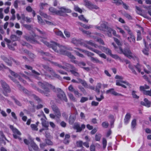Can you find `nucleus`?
Returning <instances> with one entry per match:
<instances>
[{
	"mask_svg": "<svg viewBox=\"0 0 151 151\" xmlns=\"http://www.w3.org/2000/svg\"><path fill=\"white\" fill-rule=\"evenodd\" d=\"M52 110L56 114V118H59L61 117V114L58 108L55 105H52L51 106Z\"/></svg>",
	"mask_w": 151,
	"mask_h": 151,
	"instance_id": "f8f14e48",
	"label": "nucleus"
},
{
	"mask_svg": "<svg viewBox=\"0 0 151 151\" xmlns=\"http://www.w3.org/2000/svg\"><path fill=\"white\" fill-rule=\"evenodd\" d=\"M131 117V115L129 113H127L124 119V123L126 124H127L129 122Z\"/></svg>",
	"mask_w": 151,
	"mask_h": 151,
	"instance_id": "393cba45",
	"label": "nucleus"
},
{
	"mask_svg": "<svg viewBox=\"0 0 151 151\" xmlns=\"http://www.w3.org/2000/svg\"><path fill=\"white\" fill-rule=\"evenodd\" d=\"M99 48L107 55H109L110 56L112 54L111 50L108 48L100 46Z\"/></svg>",
	"mask_w": 151,
	"mask_h": 151,
	"instance_id": "dca6fc26",
	"label": "nucleus"
},
{
	"mask_svg": "<svg viewBox=\"0 0 151 151\" xmlns=\"http://www.w3.org/2000/svg\"><path fill=\"white\" fill-rule=\"evenodd\" d=\"M21 90V91L23 92L24 93H25L28 95H31L32 97L34 98L38 102H40L42 101V100L38 97L36 96L34 94H32L30 92H29L28 91L24 88H22Z\"/></svg>",
	"mask_w": 151,
	"mask_h": 151,
	"instance_id": "423d86ee",
	"label": "nucleus"
},
{
	"mask_svg": "<svg viewBox=\"0 0 151 151\" xmlns=\"http://www.w3.org/2000/svg\"><path fill=\"white\" fill-rule=\"evenodd\" d=\"M9 72L10 73V74L12 76H14V77H15V78H19V80L22 82L24 83L25 84V81H24L23 80V79L20 78V76H21L24 78H25L26 79H27L28 80V81H30V79H29V78L27 76H25L24 74H22L20 73L19 74V75L18 74L15 73L14 72L12 71V70H9Z\"/></svg>",
	"mask_w": 151,
	"mask_h": 151,
	"instance_id": "39448f33",
	"label": "nucleus"
},
{
	"mask_svg": "<svg viewBox=\"0 0 151 151\" xmlns=\"http://www.w3.org/2000/svg\"><path fill=\"white\" fill-rule=\"evenodd\" d=\"M70 135L68 134H66L65 136V138L63 140V142L65 144H68L70 142L69 139Z\"/></svg>",
	"mask_w": 151,
	"mask_h": 151,
	"instance_id": "c85d7f7f",
	"label": "nucleus"
},
{
	"mask_svg": "<svg viewBox=\"0 0 151 151\" xmlns=\"http://www.w3.org/2000/svg\"><path fill=\"white\" fill-rule=\"evenodd\" d=\"M101 92L102 93H104V92L101 91ZM95 97L96 98V100L99 101H101V100H102L104 98V96H103V93H102L101 95L100 98H98L96 96Z\"/></svg>",
	"mask_w": 151,
	"mask_h": 151,
	"instance_id": "09e8293b",
	"label": "nucleus"
},
{
	"mask_svg": "<svg viewBox=\"0 0 151 151\" xmlns=\"http://www.w3.org/2000/svg\"><path fill=\"white\" fill-rule=\"evenodd\" d=\"M83 2L84 5L90 9H99V7L93 4L87 0H84Z\"/></svg>",
	"mask_w": 151,
	"mask_h": 151,
	"instance_id": "6e6552de",
	"label": "nucleus"
},
{
	"mask_svg": "<svg viewBox=\"0 0 151 151\" xmlns=\"http://www.w3.org/2000/svg\"><path fill=\"white\" fill-rule=\"evenodd\" d=\"M9 127L12 131L14 137L16 139H18L20 142H22V138L20 137L21 135V133L20 131L12 125H10Z\"/></svg>",
	"mask_w": 151,
	"mask_h": 151,
	"instance_id": "20e7f679",
	"label": "nucleus"
},
{
	"mask_svg": "<svg viewBox=\"0 0 151 151\" xmlns=\"http://www.w3.org/2000/svg\"><path fill=\"white\" fill-rule=\"evenodd\" d=\"M49 11L51 14H53L58 15V11L55 8L52 7H50L49 8Z\"/></svg>",
	"mask_w": 151,
	"mask_h": 151,
	"instance_id": "2f4dec72",
	"label": "nucleus"
},
{
	"mask_svg": "<svg viewBox=\"0 0 151 151\" xmlns=\"http://www.w3.org/2000/svg\"><path fill=\"white\" fill-rule=\"evenodd\" d=\"M44 68L47 70L48 72L51 74L52 75L55 77L59 78L60 76L56 74L55 72L53 70L52 68H50L47 66L44 65L43 66Z\"/></svg>",
	"mask_w": 151,
	"mask_h": 151,
	"instance_id": "9b49d317",
	"label": "nucleus"
},
{
	"mask_svg": "<svg viewBox=\"0 0 151 151\" xmlns=\"http://www.w3.org/2000/svg\"><path fill=\"white\" fill-rule=\"evenodd\" d=\"M30 127L33 130L37 131L38 129L37 126L35 124H32Z\"/></svg>",
	"mask_w": 151,
	"mask_h": 151,
	"instance_id": "13d9d810",
	"label": "nucleus"
},
{
	"mask_svg": "<svg viewBox=\"0 0 151 151\" xmlns=\"http://www.w3.org/2000/svg\"><path fill=\"white\" fill-rule=\"evenodd\" d=\"M146 66L147 70L144 68V71L145 73L147 74H149L151 73V67L149 65H147Z\"/></svg>",
	"mask_w": 151,
	"mask_h": 151,
	"instance_id": "4c0bfd02",
	"label": "nucleus"
},
{
	"mask_svg": "<svg viewBox=\"0 0 151 151\" xmlns=\"http://www.w3.org/2000/svg\"><path fill=\"white\" fill-rule=\"evenodd\" d=\"M73 93L75 96L77 97H79L82 95V94L80 93L78 90H75L73 92Z\"/></svg>",
	"mask_w": 151,
	"mask_h": 151,
	"instance_id": "4d7b16f0",
	"label": "nucleus"
},
{
	"mask_svg": "<svg viewBox=\"0 0 151 151\" xmlns=\"http://www.w3.org/2000/svg\"><path fill=\"white\" fill-rule=\"evenodd\" d=\"M136 92L135 91H133L132 92V95L134 98L136 99H138L139 97L137 96L136 94Z\"/></svg>",
	"mask_w": 151,
	"mask_h": 151,
	"instance_id": "de8ad7c7",
	"label": "nucleus"
},
{
	"mask_svg": "<svg viewBox=\"0 0 151 151\" xmlns=\"http://www.w3.org/2000/svg\"><path fill=\"white\" fill-rule=\"evenodd\" d=\"M116 85L117 86H120L124 88H126L127 86L130 87L131 85L128 82L123 81L116 80Z\"/></svg>",
	"mask_w": 151,
	"mask_h": 151,
	"instance_id": "1a4fd4ad",
	"label": "nucleus"
},
{
	"mask_svg": "<svg viewBox=\"0 0 151 151\" xmlns=\"http://www.w3.org/2000/svg\"><path fill=\"white\" fill-rule=\"evenodd\" d=\"M141 104L147 107H149L150 106L151 102L149 101L147 99L145 98L144 99V102H141Z\"/></svg>",
	"mask_w": 151,
	"mask_h": 151,
	"instance_id": "4be33fe9",
	"label": "nucleus"
},
{
	"mask_svg": "<svg viewBox=\"0 0 151 151\" xmlns=\"http://www.w3.org/2000/svg\"><path fill=\"white\" fill-rule=\"evenodd\" d=\"M116 29L118 32H119L120 33L122 34L124 37H125V32L121 28L116 26Z\"/></svg>",
	"mask_w": 151,
	"mask_h": 151,
	"instance_id": "7c9ffc66",
	"label": "nucleus"
},
{
	"mask_svg": "<svg viewBox=\"0 0 151 151\" xmlns=\"http://www.w3.org/2000/svg\"><path fill=\"white\" fill-rule=\"evenodd\" d=\"M68 96L70 99L74 101H76V99L71 93L68 94Z\"/></svg>",
	"mask_w": 151,
	"mask_h": 151,
	"instance_id": "bf43d9fd",
	"label": "nucleus"
},
{
	"mask_svg": "<svg viewBox=\"0 0 151 151\" xmlns=\"http://www.w3.org/2000/svg\"><path fill=\"white\" fill-rule=\"evenodd\" d=\"M112 44L114 46L115 50L117 51L118 53L120 54H122L124 50H123L122 48L120 46H119V47H117L116 46L114 45V43H112Z\"/></svg>",
	"mask_w": 151,
	"mask_h": 151,
	"instance_id": "a878e982",
	"label": "nucleus"
},
{
	"mask_svg": "<svg viewBox=\"0 0 151 151\" xmlns=\"http://www.w3.org/2000/svg\"><path fill=\"white\" fill-rule=\"evenodd\" d=\"M40 14L45 18L49 19H51V17H50L47 15L46 14L42 12H40Z\"/></svg>",
	"mask_w": 151,
	"mask_h": 151,
	"instance_id": "79ce46f5",
	"label": "nucleus"
},
{
	"mask_svg": "<svg viewBox=\"0 0 151 151\" xmlns=\"http://www.w3.org/2000/svg\"><path fill=\"white\" fill-rule=\"evenodd\" d=\"M76 117L75 116H70L69 119V122L70 124H72L75 121Z\"/></svg>",
	"mask_w": 151,
	"mask_h": 151,
	"instance_id": "58836bf2",
	"label": "nucleus"
},
{
	"mask_svg": "<svg viewBox=\"0 0 151 151\" xmlns=\"http://www.w3.org/2000/svg\"><path fill=\"white\" fill-rule=\"evenodd\" d=\"M108 32H109L108 33V35L110 37H111V32H112L113 35L115 36L118 37H120V36L119 35L117 34L115 30L111 28H109L108 29Z\"/></svg>",
	"mask_w": 151,
	"mask_h": 151,
	"instance_id": "a211bd4d",
	"label": "nucleus"
},
{
	"mask_svg": "<svg viewBox=\"0 0 151 151\" xmlns=\"http://www.w3.org/2000/svg\"><path fill=\"white\" fill-rule=\"evenodd\" d=\"M137 124L136 120L135 119L132 120L131 122V127L133 129H134Z\"/></svg>",
	"mask_w": 151,
	"mask_h": 151,
	"instance_id": "c03bdc74",
	"label": "nucleus"
},
{
	"mask_svg": "<svg viewBox=\"0 0 151 151\" xmlns=\"http://www.w3.org/2000/svg\"><path fill=\"white\" fill-rule=\"evenodd\" d=\"M116 92L115 91H114V89L113 88L108 90L106 92V94H108L109 93H111V94L114 96L116 95Z\"/></svg>",
	"mask_w": 151,
	"mask_h": 151,
	"instance_id": "ea45409f",
	"label": "nucleus"
},
{
	"mask_svg": "<svg viewBox=\"0 0 151 151\" xmlns=\"http://www.w3.org/2000/svg\"><path fill=\"white\" fill-rule=\"evenodd\" d=\"M31 147L35 151H39V149L37 145L34 142H32L30 144Z\"/></svg>",
	"mask_w": 151,
	"mask_h": 151,
	"instance_id": "c756f323",
	"label": "nucleus"
},
{
	"mask_svg": "<svg viewBox=\"0 0 151 151\" xmlns=\"http://www.w3.org/2000/svg\"><path fill=\"white\" fill-rule=\"evenodd\" d=\"M123 27L124 28L125 30L127 32L128 34L132 32L130 30L129 27L127 26L126 25H123Z\"/></svg>",
	"mask_w": 151,
	"mask_h": 151,
	"instance_id": "a18cd8bd",
	"label": "nucleus"
},
{
	"mask_svg": "<svg viewBox=\"0 0 151 151\" xmlns=\"http://www.w3.org/2000/svg\"><path fill=\"white\" fill-rule=\"evenodd\" d=\"M37 17L38 22L40 24L42 25H44L45 24V22L43 21L41 17L40 16L38 15Z\"/></svg>",
	"mask_w": 151,
	"mask_h": 151,
	"instance_id": "a19ab883",
	"label": "nucleus"
},
{
	"mask_svg": "<svg viewBox=\"0 0 151 151\" xmlns=\"http://www.w3.org/2000/svg\"><path fill=\"white\" fill-rule=\"evenodd\" d=\"M71 42L74 45H78L81 44V42L80 39L73 38Z\"/></svg>",
	"mask_w": 151,
	"mask_h": 151,
	"instance_id": "bb28decb",
	"label": "nucleus"
},
{
	"mask_svg": "<svg viewBox=\"0 0 151 151\" xmlns=\"http://www.w3.org/2000/svg\"><path fill=\"white\" fill-rule=\"evenodd\" d=\"M129 36L127 37L128 41L131 43H134L135 42V38L132 32L129 34Z\"/></svg>",
	"mask_w": 151,
	"mask_h": 151,
	"instance_id": "5701e85b",
	"label": "nucleus"
},
{
	"mask_svg": "<svg viewBox=\"0 0 151 151\" xmlns=\"http://www.w3.org/2000/svg\"><path fill=\"white\" fill-rule=\"evenodd\" d=\"M5 137L3 132L0 131V143H2L3 141V138Z\"/></svg>",
	"mask_w": 151,
	"mask_h": 151,
	"instance_id": "37998d69",
	"label": "nucleus"
},
{
	"mask_svg": "<svg viewBox=\"0 0 151 151\" xmlns=\"http://www.w3.org/2000/svg\"><path fill=\"white\" fill-rule=\"evenodd\" d=\"M95 40L99 43L100 44L102 45H104V41L101 39L98 38Z\"/></svg>",
	"mask_w": 151,
	"mask_h": 151,
	"instance_id": "0e129e2a",
	"label": "nucleus"
},
{
	"mask_svg": "<svg viewBox=\"0 0 151 151\" xmlns=\"http://www.w3.org/2000/svg\"><path fill=\"white\" fill-rule=\"evenodd\" d=\"M59 10L58 11V15L61 16H65L66 15L65 13H70L71 12L70 9L64 7L59 8Z\"/></svg>",
	"mask_w": 151,
	"mask_h": 151,
	"instance_id": "0eeeda50",
	"label": "nucleus"
},
{
	"mask_svg": "<svg viewBox=\"0 0 151 151\" xmlns=\"http://www.w3.org/2000/svg\"><path fill=\"white\" fill-rule=\"evenodd\" d=\"M78 18L80 20L83 21V22H88V20L86 19L82 15L78 16Z\"/></svg>",
	"mask_w": 151,
	"mask_h": 151,
	"instance_id": "49530a36",
	"label": "nucleus"
},
{
	"mask_svg": "<svg viewBox=\"0 0 151 151\" xmlns=\"http://www.w3.org/2000/svg\"><path fill=\"white\" fill-rule=\"evenodd\" d=\"M64 33L65 36L68 38H69L70 36V32L66 30H65L64 31Z\"/></svg>",
	"mask_w": 151,
	"mask_h": 151,
	"instance_id": "e2e57ef3",
	"label": "nucleus"
},
{
	"mask_svg": "<svg viewBox=\"0 0 151 151\" xmlns=\"http://www.w3.org/2000/svg\"><path fill=\"white\" fill-rule=\"evenodd\" d=\"M52 63L54 65L58 66L59 68H62L66 70H67V69H68V68H70L71 69L70 70V71L72 74L77 77L79 76V74L77 72L78 69L73 65L65 62L63 63V65H61L57 63L52 62Z\"/></svg>",
	"mask_w": 151,
	"mask_h": 151,
	"instance_id": "7ed1b4c3",
	"label": "nucleus"
},
{
	"mask_svg": "<svg viewBox=\"0 0 151 151\" xmlns=\"http://www.w3.org/2000/svg\"><path fill=\"white\" fill-rule=\"evenodd\" d=\"M76 145L78 147H82L83 145V142L81 141H78L76 142Z\"/></svg>",
	"mask_w": 151,
	"mask_h": 151,
	"instance_id": "680f3d73",
	"label": "nucleus"
},
{
	"mask_svg": "<svg viewBox=\"0 0 151 151\" xmlns=\"http://www.w3.org/2000/svg\"><path fill=\"white\" fill-rule=\"evenodd\" d=\"M143 93L145 95L151 96V89L150 90L144 91Z\"/></svg>",
	"mask_w": 151,
	"mask_h": 151,
	"instance_id": "5fc2aeb1",
	"label": "nucleus"
},
{
	"mask_svg": "<svg viewBox=\"0 0 151 151\" xmlns=\"http://www.w3.org/2000/svg\"><path fill=\"white\" fill-rule=\"evenodd\" d=\"M0 83L2 86V87L3 89L4 92V93L6 96H7L6 93H5V92H10V89L9 86L6 83L2 80L0 81Z\"/></svg>",
	"mask_w": 151,
	"mask_h": 151,
	"instance_id": "9d476101",
	"label": "nucleus"
},
{
	"mask_svg": "<svg viewBox=\"0 0 151 151\" xmlns=\"http://www.w3.org/2000/svg\"><path fill=\"white\" fill-rule=\"evenodd\" d=\"M78 81H76L74 79H72L71 81L73 83H81L83 86H86L87 85L86 82L84 80H82L80 78H78Z\"/></svg>",
	"mask_w": 151,
	"mask_h": 151,
	"instance_id": "6ab92c4d",
	"label": "nucleus"
},
{
	"mask_svg": "<svg viewBox=\"0 0 151 151\" xmlns=\"http://www.w3.org/2000/svg\"><path fill=\"white\" fill-rule=\"evenodd\" d=\"M54 32L56 35L60 36L61 37L64 39L65 38V37L64 36L63 33L61 31L58 29H56L54 30Z\"/></svg>",
	"mask_w": 151,
	"mask_h": 151,
	"instance_id": "b1692460",
	"label": "nucleus"
},
{
	"mask_svg": "<svg viewBox=\"0 0 151 151\" xmlns=\"http://www.w3.org/2000/svg\"><path fill=\"white\" fill-rule=\"evenodd\" d=\"M11 38L12 40L13 41H16L18 40V37L16 35H12L11 36Z\"/></svg>",
	"mask_w": 151,
	"mask_h": 151,
	"instance_id": "3c124183",
	"label": "nucleus"
},
{
	"mask_svg": "<svg viewBox=\"0 0 151 151\" xmlns=\"http://www.w3.org/2000/svg\"><path fill=\"white\" fill-rule=\"evenodd\" d=\"M136 70L139 73H140L142 69V65L140 64L139 63H137V64L134 66Z\"/></svg>",
	"mask_w": 151,
	"mask_h": 151,
	"instance_id": "72a5a7b5",
	"label": "nucleus"
},
{
	"mask_svg": "<svg viewBox=\"0 0 151 151\" xmlns=\"http://www.w3.org/2000/svg\"><path fill=\"white\" fill-rule=\"evenodd\" d=\"M74 9L75 11H77L81 13L82 12V10L77 6H74Z\"/></svg>",
	"mask_w": 151,
	"mask_h": 151,
	"instance_id": "603ef678",
	"label": "nucleus"
},
{
	"mask_svg": "<svg viewBox=\"0 0 151 151\" xmlns=\"http://www.w3.org/2000/svg\"><path fill=\"white\" fill-rule=\"evenodd\" d=\"M95 28L99 30L102 31H105L106 29L108 30V29L109 28L108 27L106 23H102L101 24V26H96Z\"/></svg>",
	"mask_w": 151,
	"mask_h": 151,
	"instance_id": "f3484780",
	"label": "nucleus"
},
{
	"mask_svg": "<svg viewBox=\"0 0 151 151\" xmlns=\"http://www.w3.org/2000/svg\"><path fill=\"white\" fill-rule=\"evenodd\" d=\"M91 60L94 63H98L101 64H102L103 63L102 62L100 61L96 58L91 57Z\"/></svg>",
	"mask_w": 151,
	"mask_h": 151,
	"instance_id": "473e14b6",
	"label": "nucleus"
},
{
	"mask_svg": "<svg viewBox=\"0 0 151 151\" xmlns=\"http://www.w3.org/2000/svg\"><path fill=\"white\" fill-rule=\"evenodd\" d=\"M19 2V1L18 0H16L14 1V6L15 8L17 9L18 8V4Z\"/></svg>",
	"mask_w": 151,
	"mask_h": 151,
	"instance_id": "774afa93",
	"label": "nucleus"
},
{
	"mask_svg": "<svg viewBox=\"0 0 151 151\" xmlns=\"http://www.w3.org/2000/svg\"><path fill=\"white\" fill-rule=\"evenodd\" d=\"M101 137V135L100 134H96L95 136V140L96 141H99Z\"/></svg>",
	"mask_w": 151,
	"mask_h": 151,
	"instance_id": "69168bd1",
	"label": "nucleus"
},
{
	"mask_svg": "<svg viewBox=\"0 0 151 151\" xmlns=\"http://www.w3.org/2000/svg\"><path fill=\"white\" fill-rule=\"evenodd\" d=\"M41 54L43 56V58L45 59H50V57H52L51 55L48 53H45L43 52H41Z\"/></svg>",
	"mask_w": 151,
	"mask_h": 151,
	"instance_id": "f704fd0d",
	"label": "nucleus"
},
{
	"mask_svg": "<svg viewBox=\"0 0 151 151\" xmlns=\"http://www.w3.org/2000/svg\"><path fill=\"white\" fill-rule=\"evenodd\" d=\"M38 84L43 89V90H41L37 88V90L42 93L45 96H49V93L50 92V90H52L57 93V96L59 99L62 101H67V99L66 95L61 89L60 88L55 89V86L46 82L43 83L39 82Z\"/></svg>",
	"mask_w": 151,
	"mask_h": 151,
	"instance_id": "f03ea898",
	"label": "nucleus"
},
{
	"mask_svg": "<svg viewBox=\"0 0 151 151\" xmlns=\"http://www.w3.org/2000/svg\"><path fill=\"white\" fill-rule=\"evenodd\" d=\"M85 127V125L84 124H82L81 127L79 124L78 123H75L73 126V128L74 129L76 130L77 132H81Z\"/></svg>",
	"mask_w": 151,
	"mask_h": 151,
	"instance_id": "2eb2a0df",
	"label": "nucleus"
},
{
	"mask_svg": "<svg viewBox=\"0 0 151 151\" xmlns=\"http://www.w3.org/2000/svg\"><path fill=\"white\" fill-rule=\"evenodd\" d=\"M110 56L112 58L115 59L116 60H121V58H120L117 55H113L112 54L111 55H110Z\"/></svg>",
	"mask_w": 151,
	"mask_h": 151,
	"instance_id": "6e6d98bb",
	"label": "nucleus"
},
{
	"mask_svg": "<svg viewBox=\"0 0 151 151\" xmlns=\"http://www.w3.org/2000/svg\"><path fill=\"white\" fill-rule=\"evenodd\" d=\"M137 41L140 40L142 39V37H141V34L140 31H138L137 32Z\"/></svg>",
	"mask_w": 151,
	"mask_h": 151,
	"instance_id": "864d4df0",
	"label": "nucleus"
},
{
	"mask_svg": "<svg viewBox=\"0 0 151 151\" xmlns=\"http://www.w3.org/2000/svg\"><path fill=\"white\" fill-rule=\"evenodd\" d=\"M77 49L79 50L80 51L82 52H83L85 53V54L88 56L91 57L92 56H93L94 55V54H93V53L88 51H87L81 50L79 48H77Z\"/></svg>",
	"mask_w": 151,
	"mask_h": 151,
	"instance_id": "cd10ccee",
	"label": "nucleus"
},
{
	"mask_svg": "<svg viewBox=\"0 0 151 151\" xmlns=\"http://www.w3.org/2000/svg\"><path fill=\"white\" fill-rule=\"evenodd\" d=\"M149 50L148 48H145L142 50V52L145 55H149Z\"/></svg>",
	"mask_w": 151,
	"mask_h": 151,
	"instance_id": "8fccbe9b",
	"label": "nucleus"
},
{
	"mask_svg": "<svg viewBox=\"0 0 151 151\" xmlns=\"http://www.w3.org/2000/svg\"><path fill=\"white\" fill-rule=\"evenodd\" d=\"M125 62L126 64H129V68L131 70L132 73L134 74L137 75V73L134 69V67L132 65L130 64L129 61L127 60H126Z\"/></svg>",
	"mask_w": 151,
	"mask_h": 151,
	"instance_id": "412c9836",
	"label": "nucleus"
},
{
	"mask_svg": "<svg viewBox=\"0 0 151 151\" xmlns=\"http://www.w3.org/2000/svg\"><path fill=\"white\" fill-rule=\"evenodd\" d=\"M41 120L42 121V125L45 127H47L49 125L48 122L42 118H41Z\"/></svg>",
	"mask_w": 151,
	"mask_h": 151,
	"instance_id": "c9c22d12",
	"label": "nucleus"
},
{
	"mask_svg": "<svg viewBox=\"0 0 151 151\" xmlns=\"http://www.w3.org/2000/svg\"><path fill=\"white\" fill-rule=\"evenodd\" d=\"M140 90L141 91H146L145 89H148L150 88V87L146 85H145L144 86H141L140 87Z\"/></svg>",
	"mask_w": 151,
	"mask_h": 151,
	"instance_id": "e433bc0d",
	"label": "nucleus"
},
{
	"mask_svg": "<svg viewBox=\"0 0 151 151\" xmlns=\"http://www.w3.org/2000/svg\"><path fill=\"white\" fill-rule=\"evenodd\" d=\"M34 36L29 37L27 36H24L25 39L33 43H37V40L39 39L43 42L45 45L48 47H52V49L56 52L60 54H63L67 55L70 58L75 59V57L70 53L68 52L67 50H72V48H68L64 46L61 45L55 42H51L50 44L45 40H43L42 37H39L38 36L34 35Z\"/></svg>",
	"mask_w": 151,
	"mask_h": 151,
	"instance_id": "f257e3e1",
	"label": "nucleus"
},
{
	"mask_svg": "<svg viewBox=\"0 0 151 151\" xmlns=\"http://www.w3.org/2000/svg\"><path fill=\"white\" fill-rule=\"evenodd\" d=\"M103 147L104 149L106 147L107 145V141L105 138L103 139Z\"/></svg>",
	"mask_w": 151,
	"mask_h": 151,
	"instance_id": "052dcab7",
	"label": "nucleus"
},
{
	"mask_svg": "<svg viewBox=\"0 0 151 151\" xmlns=\"http://www.w3.org/2000/svg\"><path fill=\"white\" fill-rule=\"evenodd\" d=\"M90 45L92 46H93L95 48H97L99 47V46H98L96 44L92 42L91 40H90L89 41H85L84 42V46L85 47H86L88 48V49H90L88 47L91 48V47H89L88 46V45Z\"/></svg>",
	"mask_w": 151,
	"mask_h": 151,
	"instance_id": "4468645a",
	"label": "nucleus"
},
{
	"mask_svg": "<svg viewBox=\"0 0 151 151\" xmlns=\"http://www.w3.org/2000/svg\"><path fill=\"white\" fill-rule=\"evenodd\" d=\"M122 54H124L125 56H127L129 58H133L132 54L129 50L126 49L124 50Z\"/></svg>",
	"mask_w": 151,
	"mask_h": 151,
	"instance_id": "aec40b11",
	"label": "nucleus"
},
{
	"mask_svg": "<svg viewBox=\"0 0 151 151\" xmlns=\"http://www.w3.org/2000/svg\"><path fill=\"white\" fill-rule=\"evenodd\" d=\"M88 48L91 51L98 54L100 57L105 59H106V56L104 54L102 53L101 51L92 48L88 47Z\"/></svg>",
	"mask_w": 151,
	"mask_h": 151,
	"instance_id": "ddd939ff",
	"label": "nucleus"
},
{
	"mask_svg": "<svg viewBox=\"0 0 151 151\" xmlns=\"http://www.w3.org/2000/svg\"><path fill=\"white\" fill-rule=\"evenodd\" d=\"M102 125L103 127L107 128L109 124L106 122H104L102 123Z\"/></svg>",
	"mask_w": 151,
	"mask_h": 151,
	"instance_id": "338daca9",
	"label": "nucleus"
}]
</instances>
